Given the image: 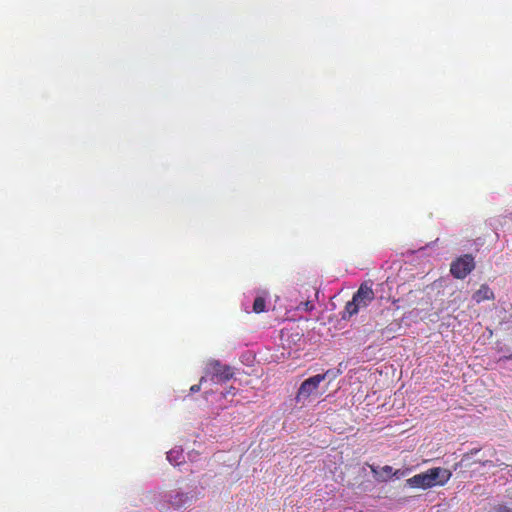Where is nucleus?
Here are the masks:
<instances>
[{"instance_id":"nucleus-4","label":"nucleus","mask_w":512,"mask_h":512,"mask_svg":"<svg viewBox=\"0 0 512 512\" xmlns=\"http://www.w3.org/2000/svg\"><path fill=\"white\" fill-rule=\"evenodd\" d=\"M191 501L192 498L189 497L188 494L180 491H172L163 496L160 508L163 510H180L189 505Z\"/></svg>"},{"instance_id":"nucleus-14","label":"nucleus","mask_w":512,"mask_h":512,"mask_svg":"<svg viewBox=\"0 0 512 512\" xmlns=\"http://www.w3.org/2000/svg\"><path fill=\"white\" fill-rule=\"evenodd\" d=\"M233 390H235V389L233 387H230V389L226 392L225 395H227V394H234Z\"/></svg>"},{"instance_id":"nucleus-6","label":"nucleus","mask_w":512,"mask_h":512,"mask_svg":"<svg viewBox=\"0 0 512 512\" xmlns=\"http://www.w3.org/2000/svg\"><path fill=\"white\" fill-rule=\"evenodd\" d=\"M207 373L211 374L220 382L230 380L234 373L229 365L221 364L218 360H211L207 364Z\"/></svg>"},{"instance_id":"nucleus-9","label":"nucleus","mask_w":512,"mask_h":512,"mask_svg":"<svg viewBox=\"0 0 512 512\" xmlns=\"http://www.w3.org/2000/svg\"><path fill=\"white\" fill-rule=\"evenodd\" d=\"M266 308V300L264 297L258 296L255 298L253 303V311L257 314L265 311Z\"/></svg>"},{"instance_id":"nucleus-1","label":"nucleus","mask_w":512,"mask_h":512,"mask_svg":"<svg viewBox=\"0 0 512 512\" xmlns=\"http://www.w3.org/2000/svg\"><path fill=\"white\" fill-rule=\"evenodd\" d=\"M452 473L442 467H434L427 471L416 474L407 480V484L412 488L428 489L434 486H443L451 478Z\"/></svg>"},{"instance_id":"nucleus-2","label":"nucleus","mask_w":512,"mask_h":512,"mask_svg":"<svg viewBox=\"0 0 512 512\" xmlns=\"http://www.w3.org/2000/svg\"><path fill=\"white\" fill-rule=\"evenodd\" d=\"M373 299L374 291L372 289V283H362L354 293L352 300L346 303L343 318L345 319L346 315L351 317L357 314L361 308L367 307Z\"/></svg>"},{"instance_id":"nucleus-8","label":"nucleus","mask_w":512,"mask_h":512,"mask_svg":"<svg viewBox=\"0 0 512 512\" xmlns=\"http://www.w3.org/2000/svg\"><path fill=\"white\" fill-rule=\"evenodd\" d=\"M494 298V292L487 284H482L480 288L473 294V300L476 303H481L485 300H493Z\"/></svg>"},{"instance_id":"nucleus-7","label":"nucleus","mask_w":512,"mask_h":512,"mask_svg":"<svg viewBox=\"0 0 512 512\" xmlns=\"http://www.w3.org/2000/svg\"><path fill=\"white\" fill-rule=\"evenodd\" d=\"M370 469L374 477L380 481H387L393 476L398 478L400 475H403L400 470L393 472V468L389 465L383 466L380 471L374 466H370Z\"/></svg>"},{"instance_id":"nucleus-11","label":"nucleus","mask_w":512,"mask_h":512,"mask_svg":"<svg viewBox=\"0 0 512 512\" xmlns=\"http://www.w3.org/2000/svg\"><path fill=\"white\" fill-rule=\"evenodd\" d=\"M302 304H303V306H304V309H305V310H307V311H308V310H312V309H313V307H314V306H313V304H312L310 301H306V302H304V303H302Z\"/></svg>"},{"instance_id":"nucleus-16","label":"nucleus","mask_w":512,"mask_h":512,"mask_svg":"<svg viewBox=\"0 0 512 512\" xmlns=\"http://www.w3.org/2000/svg\"><path fill=\"white\" fill-rule=\"evenodd\" d=\"M203 381H205V378H204V377H202V378L200 379V384H201Z\"/></svg>"},{"instance_id":"nucleus-3","label":"nucleus","mask_w":512,"mask_h":512,"mask_svg":"<svg viewBox=\"0 0 512 512\" xmlns=\"http://www.w3.org/2000/svg\"><path fill=\"white\" fill-rule=\"evenodd\" d=\"M330 373L331 371L327 370L323 374L314 375L303 381L297 391L295 397L296 402L304 404L310 396L315 395L320 383L323 382L330 375Z\"/></svg>"},{"instance_id":"nucleus-5","label":"nucleus","mask_w":512,"mask_h":512,"mask_svg":"<svg viewBox=\"0 0 512 512\" xmlns=\"http://www.w3.org/2000/svg\"><path fill=\"white\" fill-rule=\"evenodd\" d=\"M475 268L474 257L470 254L455 259L450 265V272L457 279H464Z\"/></svg>"},{"instance_id":"nucleus-15","label":"nucleus","mask_w":512,"mask_h":512,"mask_svg":"<svg viewBox=\"0 0 512 512\" xmlns=\"http://www.w3.org/2000/svg\"><path fill=\"white\" fill-rule=\"evenodd\" d=\"M469 454H464L462 461H464L466 458H468Z\"/></svg>"},{"instance_id":"nucleus-10","label":"nucleus","mask_w":512,"mask_h":512,"mask_svg":"<svg viewBox=\"0 0 512 512\" xmlns=\"http://www.w3.org/2000/svg\"><path fill=\"white\" fill-rule=\"evenodd\" d=\"M181 457H182V455L179 451L171 450V451L167 452L168 461L174 465H179L181 463V461H179V458H181Z\"/></svg>"},{"instance_id":"nucleus-12","label":"nucleus","mask_w":512,"mask_h":512,"mask_svg":"<svg viewBox=\"0 0 512 512\" xmlns=\"http://www.w3.org/2000/svg\"><path fill=\"white\" fill-rule=\"evenodd\" d=\"M496 512H512V509L506 507V506H499L497 508V511Z\"/></svg>"},{"instance_id":"nucleus-13","label":"nucleus","mask_w":512,"mask_h":512,"mask_svg":"<svg viewBox=\"0 0 512 512\" xmlns=\"http://www.w3.org/2000/svg\"><path fill=\"white\" fill-rule=\"evenodd\" d=\"M190 390L193 393L198 392L200 390V384H196V385L191 386Z\"/></svg>"}]
</instances>
